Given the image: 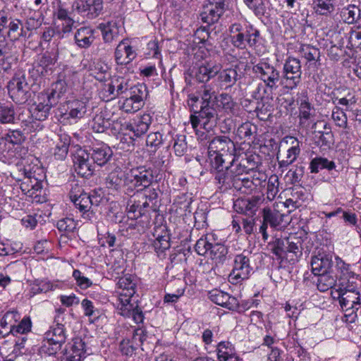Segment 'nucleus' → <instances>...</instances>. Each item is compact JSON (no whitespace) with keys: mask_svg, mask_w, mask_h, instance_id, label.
<instances>
[{"mask_svg":"<svg viewBox=\"0 0 361 361\" xmlns=\"http://www.w3.org/2000/svg\"><path fill=\"white\" fill-rule=\"evenodd\" d=\"M25 176L20 183V189L27 197L33 199L36 202H42V180L44 178L43 169L33 166L25 169Z\"/></svg>","mask_w":361,"mask_h":361,"instance_id":"1","label":"nucleus"},{"mask_svg":"<svg viewBox=\"0 0 361 361\" xmlns=\"http://www.w3.org/2000/svg\"><path fill=\"white\" fill-rule=\"evenodd\" d=\"M69 195L75 207L82 213L83 218L90 220L92 214L90 209L93 205L97 206L99 204L102 200L100 196L97 195L95 192L93 194L85 192L83 188L78 184L72 186Z\"/></svg>","mask_w":361,"mask_h":361,"instance_id":"2","label":"nucleus"},{"mask_svg":"<svg viewBox=\"0 0 361 361\" xmlns=\"http://www.w3.org/2000/svg\"><path fill=\"white\" fill-rule=\"evenodd\" d=\"M136 283L130 275H125L121 277L117 283L116 305L120 311L127 314L129 310L132 309L130 303L131 298L135 293Z\"/></svg>","mask_w":361,"mask_h":361,"instance_id":"3","label":"nucleus"},{"mask_svg":"<svg viewBox=\"0 0 361 361\" xmlns=\"http://www.w3.org/2000/svg\"><path fill=\"white\" fill-rule=\"evenodd\" d=\"M230 32L233 44L239 49L245 48L247 44L250 47L254 46L259 35L257 30L248 27L243 28L240 24L237 23L231 25Z\"/></svg>","mask_w":361,"mask_h":361,"instance_id":"4","label":"nucleus"},{"mask_svg":"<svg viewBox=\"0 0 361 361\" xmlns=\"http://www.w3.org/2000/svg\"><path fill=\"white\" fill-rule=\"evenodd\" d=\"M78 81L77 73L66 68L59 73L58 80L51 85V92H48L49 99L56 104L58 100L65 94L68 88Z\"/></svg>","mask_w":361,"mask_h":361,"instance_id":"5","label":"nucleus"},{"mask_svg":"<svg viewBox=\"0 0 361 361\" xmlns=\"http://www.w3.org/2000/svg\"><path fill=\"white\" fill-rule=\"evenodd\" d=\"M252 71L271 90L277 89L281 75L273 65L266 61H261L253 66Z\"/></svg>","mask_w":361,"mask_h":361,"instance_id":"6","label":"nucleus"},{"mask_svg":"<svg viewBox=\"0 0 361 361\" xmlns=\"http://www.w3.org/2000/svg\"><path fill=\"white\" fill-rule=\"evenodd\" d=\"M147 96V87L143 84H137L130 87L126 98L123 100L121 108L126 113H134L144 106V99Z\"/></svg>","mask_w":361,"mask_h":361,"instance_id":"7","label":"nucleus"},{"mask_svg":"<svg viewBox=\"0 0 361 361\" xmlns=\"http://www.w3.org/2000/svg\"><path fill=\"white\" fill-rule=\"evenodd\" d=\"M8 91L12 99L16 103H24L27 99L28 84L26 77L23 71L15 73L11 80L8 82Z\"/></svg>","mask_w":361,"mask_h":361,"instance_id":"8","label":"nucleus"},{"mask_svg":"<svg viewBox=\"0 0 361 361\" xmlns=\"http://www.w3.org/2000/svg\"><path fill=\"white\" fill-rule=\"evenodd\" d=\"M334 298L339 300L341 307L345 312L352 309L358 310L360 304V292L350 287H339L331 290Z\"/></svg>","mask_w":361,"mask_h":361,"instance_id":"9","label":"nucleus"},{"mask_svg":"<svg viewBox=\"0 0 361 361\" xmlns=\"http://www.w3.org/2000/svg\"><path fill=\"white\" fill-rule=\"evenodd\" d=\"M153 178L152 171L145 166L133 168L127 171V182L130 193L138 187L144 188L149 187L152 183Z\"/></svg>","mask_w":361,"mask_h":361,"instance_id":"10","label":"nucleus"},{"mask_svg":"<svg viewBox=\"0 0 361 361\" xmlns=\"http://www.w3.org/2000/svg\"><path fill=\"white\" fill-rule=\"evenodd\" d=\"M199 116L191 115L190 123L194 130H196L199 125L202 126L207 131L212 130L216 125V111L209 105H201L198 112Z\"/></svg>","mask_w":361,"mask_h":361,"instance_id":"11","label":"nucleus"},{"mask_svg":"<svg viewBox=\"0 0 361 361\" xmlns=\"http://www.w3.org/2000/svg\"><path fill=\"white\" fill-rule=\"evenodd\" d=\"M252 269L250 264V259L244 253L235 256L233 268L229 274V280L233 283H238L247 279Z\"/></svg>","mask_w":361,"mask_h":361,"instance_id":"12","label":"nucleus"},{"mask_svg":"<svg viewBox=\"0 0 361 361\" xmlns=\"http://www.w3.org/2000/svg\"><path fill=\"white\" fill-rule=\"evenodd\" d=\"M55 103L48 96V92H42L37 96V99L31 106L29 114L32 119L41 121H44L49 113V111Z\"/></svg>","mask_w":361,"mask_h":361,"instance_id":"13","label":"nucleus"},{"mask_svg":"<svg viewBox=\"0 0 361 361\" xmlns=\"http://www.w3.org/2000/svg\"><path fill=\"white\" fill-rule=\"evenodd\" d=\"M226 11V0H207L200 13L202 22L213 24L217 22Z\"/></svg>","mask_w":361,"mask_h":361,"instance_id":"14","label":"nucleus"},{"mask_svg":"<svg viewBox=\"0 0 361 361\" xmlns=\"http://www.w3.org/2000/svg\"><path fill=\"white\" fill-rule=\"evenodd\" d=\"M281 209L277 208L275 204L274 209L269 207H265L263 209V220L276 230L284 229L290 221L289 215L282 213Z\"/></svg>","mask_w":361,"mask_h":361,"instance_id":"15","label":"nucleus"},{"mask_svg":"<svg viewBox=\"0 0 361 361\" xmlns=\"http://www.w3.org/2000/svg\"><path fill=\"white\" fill-rule=\"evenodd\" d=\"M74 168L77 173L82 177H89L93 173V164L87 150L78 148L73 154Z\"/></svg>","mask_w":361,"mask_h":361,"instance_id":"16","label":"nucleus"},{"mask_svg":"<svg viewBox=\"0 0 361 361\" xmlns=\"http://www.w3.org/2000/svg\"><path fill=\"white\" fill-rule=\"evenodd\" d=\"M263 200V197L259 195L247 199L238 198L233 203V209L239 214L253 217Z\"/></svg>","mask_w":361,"mask_h":361,"instance_id":"17","label":"nucleus"},{"mask_svg":"<svg viewBox=\"0 0 361 361\" xmlns=\"http://www.w3.org/2000/svg\"><path fill=\"white\" fill-rule=\"evenodd\" d=\"M226 149V150H235L234 142L227 136L221 135L214 137L208 146V158L209 160L216 161L218 152Z\"/></svg>","mask_w":361,"mask_h":361,"instance_id":"18","label":"nucleus"},{"mask_svg":"<svg viewBox=\"0 0 361 361\" xmlns=\"http://www.w3.org/2000/svg\"><path fill=\"white\" fill-rule=\"evenodd\" d=\"M214 169L216 171L215 180L221 190H226L232 187L234 188V183L240 175H236L231 171V164L228 166L223 165V167Z\"/></svg>","mask_w":361,"mask_h":361,"instance_id":"19","label":"nucleus"},{"mask_svg":"<svg viewBox=\"0 0 361 361\" xmlns=\"http://www.w3.org/2000/svg\"><path fill=\"white\" fill-rule=\"evenodd\" d=\"M136 55L135 51L130 46L128 39L121 40L114 52L115 61L118 65L129 64L135 59Z\"/></svg>","mask_w":361,"mask_h":361,"instance_id":"20","label":"nucleus"},{"mask_svg":"<svg viewBox=\"0 0 361 361\" xmlns=\"http://www.w3.org/2000/svg\"><path fill=\"white\" fill-rule=\"evenodd\" d=\"M106 188L114 190H120L122 188L125 189V193L130 194L129 185L127 182V172L122 171H114L109 174L106 178Z\"/></svg>","mask_w":361,"mask_h":361,"instance_id":"21","label":"nucleus"},{"mask_svg":"<svg viewBox=\"0 0 361 361\" xmlns=\"http://www.w3.org/2000/svg\"><path fill=\"white\" fill-rule=\"evenodd\" d=\"M209 297L216 305L229 310H236L239 306L238 300L235 297L218 289L211 290L209 293Z\"/></svg>","mask_w":361,"mask_h":361,"instance_id":"22","label":"nucleus"},{"mask_svg":"<svg viewBox=\"0 0 361 361\" xmlns=\"http://www.w3.org/2000/svg\"><path fill=\"white\" fill-rule=\"evenodd\" d=\"M152 123V117L149 114H144L135 118L127 125L126 129L133 132L136 137L144 135Z\"/></svg>","mask_w":361,"mask_h":361,"instance_id":"23","label":"nucleus"},{"mask_svg":"<svg viewBox=\"0 0 361 361\" xmlns=\"http://www.w3.org/2000/svg\"><path fill=\"white\" fill-rule=\"evenodd\" d=\"M216 75L218 82L221 85L225 86V88L231 87L240 78L237 66H231L222 70L219 69Z\"/></svg>","mask_w":361,"mask_h":361,"instance_id":"24","label":"nucleus"},{"mask_svg":"<svg viewBox=\"0 0 361 361\" xmlns=\"http://www.w3.org/2000/svg\"><path fill=\"white\" fill-rule=\"evenodd\" d=\"M98 28L102 32V38L106 43H111L116 40L121 30L116 20H114L100 23Z\"/></svg>","mask_w":361,"mask_h":361,"instance_id":"25","label":"nucleus"},{"mask_svg":"<svg viewBox=\"0 0 361 361\" xmlns=\"http://www.w3.org/2000/svg\"><path fill=\"white\" fill-rule=\"evenodd\" d=\"M331 265V257L324 254H319L314 256L311 260L312 271L314 275L328 273Z\"/></svg>","mask_w":361,"mask_h":361,"instance_id":"26","label":"nucleus"},{"mask_svg":"<svg viewBox=\"0 0 361 361\" xmlns=\"http://www.w3.org/2000/svg\"><path fill=\"white\" fill-rule=\"evenodd\" d=\"M286 255L290 257V261L295 262L302 255V240L295 235H290L286 238Z\"/></svg>","mask_w":361,"mask_h":361,"instance_id":"27","label":"nucleus"},{"mask_svg":"<svg viewBox=\"0 0 361 361\" xmlns=\"http://www.w3.org/2000/svg\"><path fill=\"white\" fill-rule=\"evenodd\" d=\"M94 30L90 27H82L75 34V43L80 48H88L94 40Z\"/></svg>","mask_w":361,"mask_h":361,"instance_id":"28","label":"nucleus"},{"mask_svg":"<svg viewBox=\"0 0 361 361\" xmlns=\"http://www.w3.org/2000/svg\"><path fill=\"white\" fill-rule=\"evenodd\" d=\"M216 351L219 361H239L233 345L229 342H220L217 345Z\"/></svg>","mask_w":361,"mask_h":361,"instance_id":"29","label":"nucleus"},{"mask_svg":"<svg viewBox=\"0 0 361 361\" xmlns=\"http://www.w3.org/2000/svg\"><path fill=\"white\" fill-rule=\"evenodd\" d=\"M111 156L112 151L106 144H101L92 148V159L99 166L106 164Z\"/></svg>","mask_w":361,"mask_h":361,"instance_id":"30","label":"nucleus"},{"mask_svg":"<svg viewBox=\"0 0 361 361\" xmlns=\"http://www.w3.org/2000/svg\"><path fill=\"white\" fill-rule=\"evenodd\" d=\"M290 140H292V147L287 150L286 157L281 160H279V168H286L292 164L297 159L300 153L299 141L293 137H290Z\"/></svg>","mask_w":361,"mask_h":361,"instance_id":"31","label":"nucleus"},{"mask_svg":"<svg viewBox=\"0 0 361 361\" xmlns=\"http://www.w3.org/2000/svg\"><path fill=\"white\" fill-rule=\"evenodd\" d=\"M54 17L62 22L61 30L63 32H71L75 20L69 16V12L67 9L59 5L54 12Z\"/></svg>","mask_w":361,"mask_h":361,"instance_id":"32","label":"nucleus"},{"mask_svg":"<svg viewBox=\"0 0 361 361\" xmlns=\"http://www.w3.org/2000/svg\"><path fill=\"white\" fill-rule=\"evenodd\" d=\"M44 338L48 342H54L63 345L66 342V336L63 325L57 324L54 326L50 328L49 331L45 333Z\"/></svg>","mask_w":361,"mask_h":361,"instance_id":"33","label":"nucleus"},{"mask_svg":"<svg viewBox=\"0 0 361 361\" xmlns=\"http://www.w3.org/2000/svg\"><path fill=\"white\" fill-rule=\"evenodd\" d=\"M301 73H290L288 72H282V75L280 78L281 85L287 90H292L296 88L301 82Z\"/></svg>","mask_w":361,"mask_h":361,"instance_id":"34","label":"nucleus"},{"mask_svg":"<svg viewBox=\"0 0 361 361\" xmlns=\"http://www.w3.org/2000/svg\"><path fill=\"white\" fill-rule=\"evenodd\" d=\"M236 153L235 148V150H226V149L220 150L218 152L219 157H216V161L215 162H214L213 160H209L212 168L220 169L226 164H231L233 157L235 156Z\"/></svg>","mask_w":361,"mask_h":361,"instance_id":"35","label":"nucleus"},{"mask_svg":"<svg viewBox=\"0 0 361 361\" xmlns=\"http://www.w3.org/2000/svg\"><path fill=\"white\" fill-rule=\"evenodd\" d=\"M69 145L70 137L67 135H59V140L56 143L54 149V156L55 158L59 160L64 159L68 154Z\"/></svg>","mask_w":361,"mask_h":361,"instance_id":"36","label":"nucleus"},{"mask_svg":"<svg viewBox=\"0 0 361 361\" xmlns=\"http://www.w3.org/2000/svg\"><path fill=\"white\" fill-rule=\"evenodd\" d=\"M248 161L245 159V157L243 153L237 154L233 157L231 165V171L236 175H243V173H247L250 171H252V169H248Z\"/></svg>","mask_w":361,"mask_h":361,"instance_id":"37","label":"nucleus"},{"mask_svg":"<svg viewBox=\"0 0 361 361\" xmlns=\"http://www.w3.org/2000/svg\"><path fill=\"white\" fill-rule=\"evenodd\" d=\"M340 16L344 23L352 24L360 18V10L355 5H348L342 8Z\"/></svg>","mask_w":361,"mask_h":361,"instance_id":"38","label":"nucleus"},{"mask_svg":"<svg viewBox=\"0 0 361 361\" xmlns=\"http://www.w3.org/2000/svg\"><path fill=\"white\" fill-rule=\"evenodd\" d=\"M219 72V67L217 66H212L207 63L198 68L196 73V78L200 82L207 81L210 78L214 77Z\"/></svg>","mask_w":361,"mask_h":361,"instance_id":"39","label":"nucleus"},{"mask_svg":"<svg viewBox=\"0 0 361 361\" xmlns=\"http://www.w3.org/2000/svg\"><path fill=\"white\" fill-rule=\"evenodd\" d=\"M68 116L73 119H80L87 111V106L85 102L73 100L68 104Z\"/></svg>","mask_w":361,"mask_h":361,"instance_id":"40","label":"nucleus"},{"mask_svg":"<svg viewBox=\"0 0 361 361\" xmlns=\"http://www.w3.org/2000/svg\"><path fill=\"white\" fill-rule=\"evenodd\" d=\"M336 283L335 278L329 273L319 274L317 280V289L321 292H325L332 289Z\"/></svg>","mask_w":361,"mask_h":361,"instance_id":"41","label":"nucleus"},{"mask_svg":"<svg viewBox=\"0 0 361 361\" xmlns=\"http://www.w3.org/2000/svg\"><path fill=\"white\" fill-rule=\"evenodd\" d=\"M335 163L332 161H329L326 158L316 157L310 162V169L311 173H317L319 170L327 169L332 170L335 169Z\"/></svg>","mask_w":361,"mask_h":361,"instance_id":"42","label":"nucleus"},{"mask_svg":"<svg viewBox=\"0 0 361 361\" xmlns=\"http://www.w3.org/2000/svg\"><path fill=\"white\" fill-rule=\"evenodd\" d=\"M32 322L30 317H24L17 325H14L11 330L7 331L3 336L8 334H11L14 336L18 334H25L31 331Z\"/></svg>","mask_w":361,"mask_h":361,"instance_id":"43","label":"nucleus"},{"mask_svg":"<svg viewBox=\"0 0 361 361\" xmlns=\"http://www.w3.org/2000/svg\"><path fill=\"white\" fill-rule=\"evenodd\" d=\"M127 211L129 217L131 219H137L142 214L141 211V200L139 195L129 200L127 204Z\"/></svg>","mask_w":361,"mask_h":361,"instance_id":"44","label":"nucleus"},{"mask_svg":"<svg viewBox=\"0 0 361 361\" xmlns=\"http://www.w3.org/2000/svg\"><path fill=\"white\" fill-rule=\"evenodd\" d=\"M15 121V111L12 105L0 103V123H13Z\"/></svg>","mask_w":361,"mask_h":361,"instance_id":"45","label":"nucleus"},{"mask_svg":"<svg viewBox=\"0 0 361 361\" xmlns=\"http://www.w3.org/2000/svg\"><path fill=\"white\" fill-rule=\"evenodd\" d=\"M111 82L115 93L117 94V97L123 94L129 92L130 87L129 86V80L123 77L116 76L114 77Z\"/></svg>","mask_w":361,"mask_h":361,"instance_id":"46","label":"nucleus"},{"mask_svg":"<svg viewBox=\"0 0 361 361\" xmlns=\"http://www.w3.org/2000/svg\"><path fill=\"white\" fill-rule=\"evenodd\" d=\"M20 316L18 311L7 312L0 320V326L3 329H11L20 319Z\"/></svg>","mask_w":361,"mask_h":361,"instance_id":"47","label":"nucleus"},{"mask_svg":"<svg viewBox=\"0 0 361 361\" xmlns=\"http://www.w3.org/2000/svg\"><path fill=\"white\" fill-rule=\"evenodd\" d=\"M7 32L8 37L13 41L17 40L22 36L23 24L18 19H14L9 22Z\"/></svg>","mask_w":361,"mask_h":361,"instance_id":"48","label":"nucleus"},{"mask_svg":"<svg viewBox=\"0 0 361 361\" xmlns=\"http://www.w3.org/2000/svg\"><path fill=\"white\" fill-rule=\"evenodd\" d=\"M72 353L68 355L71 357H79L82 359L85 354V343L80 338H75L71 344Z\"/></svg>","mask_w":361,"mask_h":361,"instance_id":"49","label":"nucleus"},{"mask_svg":"<svg viewBox=\"0 0 361 361\" xmlns=\"http://www.w3.org/2000/svg\"><path fill=\"white\" fill-rule=\"evenodd\" d=\"M212 235H206L204 238H200L195 246V250L199 255H208L209 248L211 247Z\"/></svg>","mask_w":361,"mask_h":361,"instance_id":"50","label":"nucleus"},{"mask_svg":"<svg viewBox=\"0 0 361 361\" xmlns=\"http://www.w3.org/2000/svg\"><path fill=\"white\" fill-rule=\"evenodd\" d=\"M234 188L246 194H251L256 192L252 179L248 178H240L238 176V180H236L234 183Z\"/></svg>","mask_w":361,"mask_h":361,"instance_id":"51","label":"nucleus"},{"mask_svg":"<svg viewBox=\"0 0 361 361\" xmlns=\"http://www.w3.org/2000/svg\"><path fill=\"white\" fill-rule=\"evenodd\" d=\"M312 107L307 100L302 101L299 106V119L300 124H305L312 116Z\"/></svg>","mask_w":361,"mask_h":361,"instance_id":"52","label":"nucleus"},{"mask_svg":"<svg viewBox=\"0 0 361 361\" xmlns=\"http://www.w3.org/2000/svg\"><path fill=\"white\" fill-rule=\"evenodd\" d=\"M284 73H302V68L300 61L295 57L288 56L283 64V71Z\"/></svg>","mask_w":361,"mask_h":361,"instance_id":"53","label":"nucleus"},{"mask_svg":"<svg viewBox=\"0 0 361 361\" xmlns=\"http://www.w3.org/2000/svg\"><path fill=\"white\" fill-rule=\"evenodd\" d=\"M279 178L276 175H272L269 177L267 188V198L271 201L273 200L279 192Z\"/></svg>","mask_w":361,"mask_h":361,"instance_id":"54","label":"nucleus"},{"mask_svg":"<svg viewBox=\"0 0 361 361\" xmlns=\"http://www.w3.org/2000/svg\"><path fill=\"white\" fill-rule=\"evenodd\" d=\"M331 118L336 125L342 128L348 126V118L345 113L338 106L334 107L332 111Z\"/></svg>","mask_w":361,"mask_h":361,"instance_id":"55","label":"nucleus"},{"mask_svg":"<svg viewBox=\"0 0 361 361\" xmlns=\"http://www.w3.org/2000/svg\"><path fill=\"white\" fill-rule=\"evenodd\" d=\"M227 254L226 246L221 243H216L211 244L208 255L213 259H221Z\"/></svg>","mask_w":361,"mask_h":361,"instance_id":"56","label":"nucleus"},{"mask_svg":"<svg viewBox=\"0 0 361 361\" xmlns=\"http://www.w3.org/2000/svg\"><path fill=\"white\" fill-rule=\"evenodd\" d=\"M86 11V16L89 18H95L103 10V0L90 1Z\"/></svg>","mask_w":361,"mask_h":361,"instance_id":"57","label":"nucleus"},{"mask_svg":"<svg viewBox=\"0 0 361 361\" xmlns=\"http://www.w3.org/2000/svg\"><path fill=\"white\" fill-rule=\"evenodd\" d=\"M286 238L276 239L271 245L272 252L279 257H285L286 255Z\"/></svg>","mask_w":361,"mask_h":361,"instance_id":"58","label":"nucleus"},{"mask_svg":"<svg viewBox=\"0 0 361 361\" xmlns=\"http://www.w3.org/2000/svg\"><path fill=\"white\" fill-rule=\"evenodd\" d=\"M109 124V121L104 118L102 114H97L93 118L90 125L92 129L95 133H99L104 132Z\"/></svg>","mask_w":361,"mask_h":361,"instance_id":"59","label":"nucleus"},{"mask_svg":"<svg viewBox=\"0 0 361 361\" xmlns=\"http://www.w3.org/2000/svg\"><path fill=\"white\" fill-rule=\"evenodd\" d=\"M162 141V135L160 133H151L147 137L146 145L150 148L151 152H154L161 145Z\"/></svg>","mask_w":361,"mask_h":361,"instance_id":"60","label":"nucleus"},{"mask_svg":"<svg viewBox=\"0 0 361 361\" xmlns=\"http://www.w3.org/2000/svg\"><path fill=\"white\" fill-rule=\"evenodd\" d=\"M62 345L54 342H48L46 338L40 347L39 351L42 354L54 355L61 350Z\"/></svg>","mask_w":361,"mask_h":361,"instance_id":"61","label":"nucleus"},{"mask_svg":"<svg viewBox=\"0 0 361 361\" xmlns=\"http://www.w3.org/2000/svg\"><path fill=\"white\" fill-rule=\"evenodd\" d=\"M154 250L159 252H163L170 247L169 238L168 235H159L153 242Z\"/></svg>","mask_w":361,"mask_h":361,"instance_id":"62","label":"nucleus"},{"mask_svg":"<svg viewBox=\"0 0 361 361\" xmlns=\"http://www.w3.org/2000/svg\"><path fill=\"white\" fill-rule=\"evenodd\" d=\"M220 104L222 106V108L225 110L228 114H235V107L236 106L235 103L233 102L231 96L228 94H221L220 95Z\"/></svg>","mask_w":361,"mask_h":361,"instance_id":"63","label":"nucleus"},{"mask_svg":"<svg viewBox=\"0 0 361 361\" xmlns=\"http://www.w3.org/2000/svg\"><path fill=\"white\" fill-rule=\"evenodd\" d=\"M334 0H316V12L320 15H326L334 9Z\"/></svg>","mask_w":361,"mask_h":361,"instance_id":"64","label":"nucleus"}]
</instances>
